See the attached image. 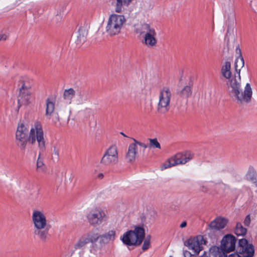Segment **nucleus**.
Instances as JSON below:
<instances>
[{
  "label": "nucleus",
  "mask_w": 257,
  "mask_h": 257,
  "mask_svg": "<svg viewBox=\"0 0 257 257\" xmlns=\"http://www.w3.org/2000/svg\"><path fill=\"white\" fill-rule=\"evenodd\" d=\"M244 66V60L242 57L236 59L235 69L236 73L227 82L228 91L232 100L239 105H244L249 103L252 99V90L250 84L246 83L243 91L241 85L240 75V68Z\"/></svg>",
  "instance_id": "nucleus-1"
},
{
  "label": "nucleus",
  "mask_w": 257,
  "mask_h": 257,
  "mask_svg": "<svg viewBox=\"0 0 257 257\" xmlns=\"http://www.w3.org/2000/svg\"><path fill=\"white\" fill-rule=\"evenodd\" d=\"M210 251L214 257H228L226 251L223 247L214 246ZM236 252L230 254L228 257H253L254 253V246L248 243L245 238L239 239L237 246Z\"/></svg>",
  "instance_id": "nucleus-2"
},
{
  "label": "nucleus",
  "mask_w": 257,
  "mask_h": 257,
  "mask_svg": "<svg viewBox=\"0 0 257 257\" xmlns=\"http://www.w3.org/2000/svg\"><path fill=\"white\" fill-rule=\"evenodd\" d=\"M34 225V234L42 241H46L50 228L44 213L39 210H34L32 216Z\"/></svg>",
  "instance_id": "nucleus-3"
},
{
  "label": "nucleus",
  "mask_w": 257,
  "mask_h": 257,
  "mask_svg": "<svg viewBox=\"0 0 257 257\" xmlns=\"http://www.w3.org/2000/svg\"><path fill=\"white\" fill-rule=\"evenodd\" d=\"M145 229L141 226H136L134 230L126 231L120 237L122 242L128 246H139L145 238Z\"/></svg>",
  "instance_id": "nucleus-4"
},
{
  "label": "nucleus",
  "mask_w": 257,
  "mask_h": 257,
  "mask_svg": "<svg viewBox=\"0 0 257 257\" xmlns=\"http://www.w3.org/2000/svg\"><path fill=\"white\" fill-rule=\"evenodd\" d=\"M126 21L123 15L111 14L108 18L105 27L106 33L111 37L119 34Z\"/></svg>",
  "instance_id": "nucleus-5"
},
{
  "label": "nucleus",
  "mask_w": 257,
  "mask_h": 257,
  "mask_svg": "<svg viewBox=\"0 0 257 257\" xmlns=\"http://www.w3.org/2000/svg\"><path fill=\"white\" fill-rule=\"evenodd\" d=\"M137 32L143 37L142 42L149 48L155 47L157 43L156 38L157 33L154 28L150 24L144 23L140 28L137 29Z\"/></svg>",
  "instance_id": "nucleus-6"
},
{
  "label": "nucleus",
  "mask_w": 257,
  "mask_h": 257,
  "mask_svg": "<svg viewBox=\"0 0 257 257\" xmlns=\"http://www.w3.org/2000/svg\"><path fill=\"white\" fill-rule=\"evenodd\" d=\"M29 141L33 145L37 142L38 147L41 152L45 150V140L44 137V132L41 123L39 121H36L32 126L29 135Z\"/></svg>",
  "instance_id": "nucleus-7"
},
{
  "label": "nucleus",
  "mask_w": 257,
  "mask_h": 257,
  "mask_svg": "<svg viewBox=\"0 0 257 257\" xmlns=\"http://www.w3.org/2000/svg\"><path fill=\"white\" fill-rule=\"evenodd\" d=\"M86 218L88 223L93 227L101 225L107 220V216L105 212L101 208H94L87 213Z\"/></svg>",
  "instance_id": "nucleus-8"
},
{
  "label": "nucleus",
  "mask_w": 257,
  "mask_h": 257,
  "mask_svg": "<svg viewBox=\"0 0 257 257\" xmlns=\"http://www.w3.org/2000/svg\"><path fill=\"white\" fill-rule=\"evenodd\" d=\"M171 96V92L169 87H164L160 90L157 108L159 113L165 114L169 110Z\"/></svg>",
  "instance_id": "nucleus-9"
},
{
  "label": "nucleus",
  "mask_w": 257,
  "mask_h": 257,
  "mask_svg": "<svg viewBox=\"0 0 257 257\" xmlns=\"http://www.w3.org/2000/svg\"><path fill=\"white\" fill-rule=\"evenodd\" d=\"M22 86L19 88V94L18 97V107L27 106L31 102V94L30 91L31 85L27 84L23 80L20 81Z\"/></svg>",
  "instance_id": "nucleus-10"
},
{
  "label": "nucleus",
  "mask_w": 257,
  "mask_h": 257,
  "mask_svg": "<svg viewBox=\"0 0 257 257\" xmlns=\"http://www.w3.org/2000/svg\"><path fill=\"white\" fill-rule=\"evenodd\" d=\"M28 130L23 123H19L16 133V143L21 150H25L29 141Z\"/></svg>",
  "instance_id": "nucleus-11"
},
{
  "label": "nucleus",
  "mask_w": 257,
  "mask_h": 257,
  "mask_svg": "<svg viewBox=\"0 0 257 257\" xmlns=\"http://www.w3.org/2000/svg\"><path fill=\"white\" fill-rule=\"evenodd\" d=\"M206 241L201 235H198L188 239L185 245L192 250L195 254H198L203 248V244H205Z\"/></svg>",
  "instance_id": "nucleus-12"
},
{
  "label": "nucleus",
  "mask_w": 257,
  "mask_h": 257,
  "mask_svg": "<svg viewBox=\"0 0 257 257\" xmlns=\"http://www.w3.org/2000/svg\"><path fill=\"white\" fill-rule=\"evenodd\" d=\"M118 162L117 148L115 146L110 147L104 154L101 160V163L108 166L116 164Z\"/></svg>",
  "instance_id": "nucleus-13"
},
{
  "label": "nucleus",
  "mask_w": 257,
  "mask_h": 257,
  "mask_svg": "<svg viewBox=\"0 0 257 257\" xmlns=\"http://www.w3.org/2000/svg\"><path fill=\"white\" fill-rule=\"evenodd\" d=\"M236 239L235 236L231 234L224 236L221 242V247L227 253L235 249Z\"/></svg>",
  "instance_id": "nucleus-14"
},
{
  "label": "nucleus",
  "mask_w": 257,
  "mask_h": 257,
  "mask_svg": "<svg viewBox=\"0 0 257 257\" xmlns=\"http://www.w3.org/2000/svg\"><path fill=\"white\" fill-rule=\"evenodd\" d=\"M227 222V219L223 217H218L210 223L209 226L211 229L219 230L224 228Z\"/></svg>",
  "instance_id": "nucleus-15"
},
{
  "label": "nucleus",
  "mask_w": 257,
  "mask_h": 257,
  "mask_svg": "<svg viewBox=\"0 0 257 257\" xmlns=\"http://www.w3.org/2000/svg\"><path fill=\"white\" fill-rule=\"evenodd\" d=\"M115 238V231L113 230L108 231L107 232L100 235L99 243L101 246L107 244L110 241H113Z\"/></svg>",
  "instance_id": "nucleus-16"
},
{
  "label": "nucleus",
  "mask_w": 257,
  "mask_h": 257,
  "mask_svg": "<svg viewBox=\"0 0 257 257\" xmlns=\"http://www.w3.org/2000/svg\"><path fill=\"white\" fill-rule=\"evenodd\" d=\"M115 12L117 13H121L127 8L134 1V0H116Z\"/></svg>",
  "instance_id": "nucleus-17"
},
{
  "label": "nucleus",
  "mask_w": 257,
  "mask_h": 257,
  "mask_svg": "<svg viewBox=\"0 0 257 257\" xmlns=\"http://www.w3.org/2000/svg\"><path fill=\"white\" fill-rule=\"evenodd\" d=\"M175 156L178 165L185 164L193 158V155L190 153H178Z\"/></svg>",
  "instance_id": "nucleus-18"
},
{
  "label": "nucleus",
  "mask_w": 257,
  "mask_h": 257,
  "mask_svg": "<svg viewBox=\"0 0 257 257\" xmlns=\"http://www.w3.org/2000/svg\"><path fill=\"white\" fill-rule=\"evenodd\" d=\"M46 105L45 116L47 118L50 119L55 109V102L52 99L48 98L46 100Z\"/></svg>",
  "instance_id": "nucleus-19"
},
{
  "label": "nucleus",
  "mask_w": 257,
  "mask_h": 257,
  "mask_svg": "<svg viewBox=\"0 0 257 257\" xmlns=\"http://www.w3.org/2000/svg\"><path fill=\"white\" fill-rule=\"evenodd\" d=\"M137 147L135 144H131L130 145L127 153L126 155V159L130 162L135 160L137 155Z\"/></svg>",
  "instance_id": "nucleus-20"
},
{
  "label": "nucleus",
  "mask_w": 257,
  "mask_h": 257,
  "mask_svg": "<svg viewBox=\"0 0 257 257\" xmlns=\"http://www.w3.org/2000/svg\"><path fill=\"white\" fill-rule=\"evenodd\" d=\"M76 91L75 90L72 88H70L64 91L63 97L64 100L71 103L72 99L74 97Z\"/></svg>",
  "instance_id": "nucleus-21"
},
{
  "label": "nucleus",
  "mask_w": 257,
  "mask_h": 257,
  "mask_svg": "<svg viewBox=\"0 0 257 257\" xmlns=\"http://www.w3.org/2000/svg\"><path fill=\"white\" fill-rule=\"evenodd\" d=\"M230 63L229 62H226L224 65H223L221 68V73L223 77L228 79V81L231 79V72L230 71Z\"/></svg>",
  "instance_id": "nucleus-22"
},
{
  "label": "nucleus",
  "mask_w": 257,
  "mask_h": 257,
  "mask_svg": "<svg viewBox=\"0 0 257 257\" xmlns=\"http://www.w3.org/2000/svg\"><path fill=\"white\" fill-rule=\"evenodd\" d=\"M178 164L177 162V160L175 158V156H174L171 158L168 159L165 161L161 166V170L166 169L173 166L178 165Z\"/></svg>",
  "instance_id": "nucleus-23"
},
{
  "label": "nucleus",
  "mask_w": 257,
  "mask_h": 257,
  "mask_svg": "<svg viewBox=\"0 0 257 257\" xmlns=\"http://www.w3.org/2000/svg\"><path fill=\"white\" fill-rule=\"evenodd\" d=\"M178 95L181 98L187 99L192 95V89L190 86H185L182 90L178 91Z\"/></svg>",
  "instance_id": "nucleus-24"
},
{
  "label": "nucleus",
  "mask_w": 257,
  "mask_h": 257,
  "mask_svg": "<svg viewBox=\"0 0 257 257\" xmlns=\"http://www.w3.org/2000/svg\"><path fill=\"white\" fill-rule=\"evenodd\" d=\"M77 35V42L79 43H82L84 42L86 40V36L87 35V32L85 28L83 27H80L78 31Z\"/></svg>",
  "instance_id": "nucleus-25"
},
{
  "label": "nucleus",
  "mask_w": 257,
  "mask_h": 257,
  "mask_svg": "<svg viewBox=\"0 0 257 257\" xmlns=\"http://www.w3.org/2000/svg\"><path fill=\"white\" fill-rule=\"evenodd\" d=\"M247 232L246 228L243 227L240 222H237L234 228V233L237 236H244Z\"/></svg>",
  "instance_id": "nucleus-26"
},
{
  "label": "nucleus",
  "mask_w": 257,
  "mask_h": 257,
  "mask_svg": "<svg viewBox=\"0 0 257 257\" xmlns=\"http://www.w3.org/2000/svg\"><path fill=\"white\" fill-rule=\"evenodd\" d=\"M88 243V242L85 235H83L81 237L78 241L74 244V247L75 249H82L85 247Z\"/></svg>",
  "instance_id": "nucleus-27"
},
{
  "label": "nucleus",
  "mask_w": 257,
  "mask_h": 257,
  "mask_svg": "<svg viewBox=\"0 0 257 257\" xmlns=\"http://www.w3.org/2000/svg\"><path fill=\"white\" fill-rule=\"evenodd\" d=\"M85 236L88 242H91L92 244H93L98 239L99 240H100V235L97 233H88L85 235Z\"/></svg>",
  "instance_id": "nucleus-28"
},
{
  "label": "nucleus",
  "mask_w": 257,
  "mask_h": 257,
  "mask_svg": "<svg viewBox=\"0 0 257 257\" xmlns=\"http://www.w3.org/2000/svg\"><path fill=\"white\" fill-rule=\"evenodd\" d=\"M42 152L40 151L39 153V155L37 161V171L38 172H43L45 170V168L44 167V163L43 160L40 158L41 153Z\"/></svg>",
  "instance_id": "nucleus-29"
},
{
  "label": "nucleus",
  "mask_w": 257,
  "mask_h": 257,
  "mask_svg": "<svg viewBox=\"0 0 257 257\" xmlns=\"http://www.w3.org/2000/svg\"><path fill=\"white\" fill-rule=\"evenodd\" d=\"M150 142V147L152 148H157L160 149L161 145L156 138L155 139H149Z\"/></svg>",
  "instance_id": "nucleus-30"
},
{
  "label": "nucleus",
  "mask_w": 257,
  "mask_h": 257,
  "mask_svg": "<svg viewBox=\"0 0 257 257\" xmlns=\"http://www.w3.org/2000/svg\"><path fill=\"white\" fill-rule=\"evenodd\" d=\"M52 121L56 126H63L64 124L61 122L59 116L57 113L55 114L53 117Z\"/></svg>",
  "instance_id": "nucleus-31"
},
{
  "label": "nucleus",
  "mask_w": 257,
  "mask_h": 257,
  "mask_svg": "<svg viewBox=\"0 0 257 257\" xmlns=\"http://www.w3.org/2000/svg\"><path fill=\"white\" fill-rule=\"evenodd\" d=\"M59 156V151L58 149L54 147L53 152L52 154V158L55 160H58Z\"/></svg>",
  "instance_id": "nucleus-32"
},
{
  "label": "nucleus",
  "mask_w": 257,
  "mask_h": 257,
  "mask_svg": "<svg viewBox=\"0 0 257 257\" xmlns=\"http://www.w3.org/2000/svg\"><path fill=\"white\" fill-rule=\"evenodd\" d=\"M151 241L144 240V243L142 246V249L144 251L147 250L150 246Z\"/></svg>",
  "instance_id": "nucleus-33"
},
{
  "label": "nucleus",
  "mask_w": 257,
  "mask_h": 257,
  "mask_svg": "<svg viewBox=\"0 0 257 257\" xmlns=\"http://www.w3.org/2000/svg\"><path fill=\"white\" fill-rule=\"evenodd\" d=\"M133 140L134 141V143H133V144H135V146L136 147L137 145H138L140 146L143 147L144 149H146L148 147V146L144 143L140 142L134 139H133Z\"/></svg>",
  "instance_id": "nucleus-34"
},
{
  "label": "nucleus",
  "mask_w": 257,
  "mask_h": 257,
  "mask_svg": "<svg viewBox=\"0 0 257 257\" xmlns=\"http://www.w3.org/2000/svg\"><path fill=\"white\" fill-rule=\"evenodd\" d=\"M250 221H251V220H250V215L248 214L245 217V218L244 219V220L243 222L244 224L246 226H248L250 223Z\"/></svg>",
  "instance_id": "nucleus-35"
},
{
  "label": "nucleus",
  "mask_w": 257,
  "mask_h": 257,
  "mask_svg": "<svg viewBox=\"0 0 257 257\" xmlns=\"http://www.w3.org/2000/svg\"><path fill=\"white\" fill-rule=\"evenodd\" d=\"M183 255L184 257H194L195 255H193L191 252L188 250H184Z\"/></svg>",
  "instance_id": "nucleus-36"
},
{
  "label": "nucleus",
  "mask_w": 257,
  "mask_h": 257,
  "mask_svg": "<svg viewBox=\"0 0 257 257\" xmlns=\"http://www.w3.org/2000/svg\"><path fill=\"white\" fill-rule=\"evenodd\" d=\"M7 39V36L5 34L0 35V41L1 40H6Z\"/></svg>",
  "instance_id": "nucleus-37"
},
{
  "label": "nucleus",
  "mask_w": 257,
  "mask_h": 257,
  "mask_svg": "<svg viewBox=\"0 0 257 257\" xmlns=\"http://www.w3.org/2000/svg\"><path fill=\"white\" fill-rule=\"evenodd\" d=\"M187 225V222L186 221H183L182 222V223L180 224V227L181 228H184L186 227Z\"/></svg>",
  "instance_id": "nucleus-38"
},
{
  "label": "nucleus",
  "mask_w": 257,
  "mask_h": 257,
  "mask_svg": "<svg viewBox=\"0 0 257 257\" xmlns=\"http://www.w3.org/2000/svg\"><path fill=\"white\" fill-rule=\"evenodd\" d=\"M151 235H148L146 236V237L145 238V240H149L150 241H151Z\"/></svg>",
  "instance_id": "nucleus-39"
},
{
  "label": "nucleus",
  "mask_w": 257,
  "mask_h": 257,
  "mask_svg": "<svg viewBox=\"0 0 257 257\" xmlns=\"http://www.w3.org/2000/svg\"><path fill=\"white\" fill-rule=\"evenodd\" d=\"M104 175L102 173H99L98 175V178H99V179H102L103 178Z\"/></svg>",
  "instance_id": "nucleus-40"
},
{
  "label": "nucleus",
  "mask_w": 257,
  "mask_h": 257,
  "mask_svg": "<svg viewBox=\"0 0 257 257\" xmlns=\"http://www.w3.org/2000/svg\"><path fill=\"white\" fill-rule=\"evenodd\" d=\"M201 187H202L201 190H202V191H207L206 187H205L204 186H202Z\"/></svg>",
  "instance_id": "nucleus-41"
},
{
  "label": "nucleus",
  "mask_w": 257,
  "mask_h": 257,
  "mask_svg": "<svg viewBox=\"0 0 257 257\" xmlns=\"http://www.w3.org/2000/svg\"><path fill=\"white\" fill-rule=\"evenodd\" d=\"M120 134H121V135H122L123 136H124V137H126V136L124 134H123V133L121 132V133H120Z\"/></svg>",
  "instance_id": "nucleus-42"
},
{
  "label": "nucleus",
  "mask_w": 257,
  "mask_h": 257,
  "mask_svg": "<svg viewBox=\"0 0 257 257\" xmlns=\"http://www.w3.org/2000/svg\"><path fill=\"white\" fill-rule=\"evenodd\" d=\"M251 180L253 182H255V181H254V180H256V179H255V178H252L251 179Z\"/></svg>",
  "instance_id": "nucleus-43"
},
{
  "label": "nucleus",
  "mask_w": 257,
  "mask_h": 257,
  "mask_svg": "<svg viewBox=\"0 0 257 257\" xmlns=\"http://www.w3.org/2000/svg\"><path fill=\"white\" fill-rule=\"evenodd\" d=\"M169 257H173L172 256H170Z\"/></svg>",
  "instance_id": "nucleus-44"
}]
</instances>
